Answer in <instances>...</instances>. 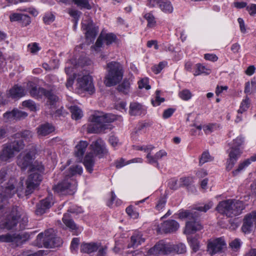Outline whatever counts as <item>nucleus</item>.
I'll return each instance as SVG.
<instances>
[{"label":"nucleus","instance_id":"nucleus-8","mask_svg":"<svg viewBox=\"0 0 256 256\" xmlns=\"http://www.w3.org/2000/svg\"><path fill=\"white\" fill-rule=\"evenodd\" d=\"M20 216L21 209L16 206H12L10 213L2 224L4 228L8 230L14 229L16 226Z\"/></svg>","mask_w":256,"mask_h":256},{"label":"nucleus","instance_id":"nucleus-27","mask_svg":"<svg viewBox=\"0 0 256 256\" xmlns=\"http://www.w3.org/2000/svg\"><path fill=\"white\" fill-rule=\"evenodd\" d=\"M256 161V153L252 156L249 158H247L238 164V168L236 170L233 171L232 173L234 175L237 174L239 172L243 170L246 168L248 167L252 162Z\"/></svg>","mask_w":256,"mask_h":256},{"label":"nucleus","instance_id":"nucleus-51","mask_svg":"<svg viewBox=\"0 0 256 256\" xmlns=\"http://www.w3.org/2000/svg\"><path fill=\"white\" fill-rule=\"evenodd\" d=\"M16 238L14 236L7 234L0 236V242H14Z\"/></svg>","mask_w":256,"mask_h":256},{"label":"nucleus","instance_id":"nucleus-31","mask_svg":"<svg viewBox=\"0 0 256 256\" xmlns=\"http://www.w3.org/2000/svg\"><path fill=\"white\" fill-rule=\"evenodd\" d=\"M169 244L170 254L176 253V254H184L186 252V246L182 243L178 244Z\"/></svg>","mask_w":256,"mask_h":256},{"label":"nucleus","instance_id":"nucleus-18","mask_svg":"<svg viewBox=\"0 0 256 256\" xmlns=\"http://www.w3.org/2000/svg\"><path fill=\"white\" fill-rule=\"evenodd\" d=\"M26 94L24 88L20 86L15 84L7 92V96L12 98H20Z\"/></svg>","mask_w":256,"mask_h":256},{"label":"nucleus","instance_id":"nucleus-16","mask_svg":"<svg viewBox=\"0 0 256 256\" xmlns=\"http://www.w3.org/2000/svg\"><path fill=\"white\" fill-rule=\"evenodd\" d=\"M168 248V244H166L164 241L160 240L156 243L154 246L150 248L148 253L150 254L155 256L159 254H170Z\"/></svg>","mask_w":256,"mask_h":256},{"label":"nucleus","instance_id":"nucleus-57","mask_svg":"<svg viewBox=\"0 0 256 256\" xmlns=\"http://www.w3.org/2000/svg\"><path fill=\"white\" fill-rule=\"evenodd\" d=\"M166 64V62H160L158 64L154 66L152 70L154 74H158L165 67Z\"/></svg>","mask_w":256,"mask_h":256},{"label":"nucleus","instance_id":"nucleus-2","mask_svg":"<svg viewBox=\"0 0 256 256\" xmlns=\"http://www.w3.org/2000/svg\"><path fill=\"white\" fill-rule=\"evenodd\" d=\"M91 123L88 127L89 133L98 134L104 132L106 130L111 129L109 124L116 120V116L112 114L98 113L90 116Z\"/></svg>","mask_w":256,"mask_h":256},{"label":"nucleus","instance_id":"nucleus-55","mask_svg":"<svg viewBox=\"0 0 256 256\" xmlns=\"http://www.w3.org/2000/svg\"><path fill=\"white\" fill-rule=\"evenodd\" d=\"M70 174L72 176L76 174H81L82 172V168L80 166L76 165L72 166L70 168Z\"/></svg>","mask_w":256,"mask_h":256},{"label":"nucleus","instance_id":"nucleus-48","mask_svg":"<svg viewBox=\"0 0 256 256\" xmlns=\"http://www.w3.org/2000/svg\"><path fill=\"white\" fill-rule=\"evenodd\" d=\"M164 101V98L160 97V92L159 90H156V97L155 100H152V104L154 106H159L162 102Z\"/></svg>","mask_w":256,"mask_h":256},{"label":"nucleus","instance_id":"nucleus-64","mask_svg":"<svg viewBox=\"0 0 256 256\" xmlns=\"http://www.w3.org/2000/svg\"><path fill=\"white\" fill-rule=\"evenodd\" d=\"M108 247L106 246H100L98 248V252L96 256H106Z\"/></svg>","mask_w":256,"mask_h":256},{"label":"nucleus","instance_id":"nucleus-46","mask_svg":"<svg viewBox=\"0 0 256 256\" xmlns=\"http://www.w3.org/2000/svg\"><path fill=\"white\" fill-rule=\"evenodd\" d=\"M213 160L212 158L208 152H204L200 158L199 163L200 165H202L206 162H211Z\"/></svg>","mask_w":256,"mask_h":256},{"label":"nucleus","instance_id":"nucleus-12","mask_svg":"<svg viewBox=\"0 0 256 256\" xmlns=\"http://www.w3.org/2000/svg\"><path fill=\"white\" fill-rule=\"evenodd\" d=\"M54 204L52 196H49L40 201L36 205L35 214L41 216L44 214Z\"/></svg>","mask_w":256,"mask_h":256},{"label":"nucleus","instance_id":"nucleus-17","mask_svg":"<svg viewBox=\"0 0 256 256\" xmlns=\"http://www.w3.org/2000/svg\"><path fill=\"white\" fill-rule=\"evenodd\" d=\"M116 39V36L112 33L101 34L98 37L94 46L96 48H100L102 46L103 42L108 46L114 42Z\"/></svg>","mask_w":256,"mask_h":256},{"label":"nucleus","instance_id":"nucleus-41","mask_svg":"<svg viewBox=\"0 0 256 256\" xmlns=\"http://www.w3.org/2000/svg\"><path fill=\"white\" fill-rule=\"evenodd\" d=\"M154 148V146H150L149 148H148L146 149L145 150V151L148 152L150 150V152H148V154L146 155V158L148 160V162L150 164H156V167H158L159 164L158 162V160H156L155 156H152L151 155L150 152L151 150Z\"/></svg>","mask_w":256,"mask_h":256},{"label":"nucleus","instance_id":"nucleus-53","mask_svg":"<svg viewBox=\"0 0 256 256\" xmlns=\"http://www.w3.org/2000/svg\"><path fill=\"white\" fill-rule=\"evenodd\" d=\"M192 178L191 177H182L180 179V186H188L192 182Z\"/></svg>","mask_w":256,"mask_h":256},{"label":"nucleus","instance_id":"nucleus-11","mask_svg":"<svg viewBox=\"0 0 256 256\" xmlns=\"http://www.w3.org/2000/svg\"><path fill=\"white\" fill-rule=\"evenodd\" d=\"M226 244L222 238H216L210 241L208 244V251L213 255L218 252H221L226 248Z\"/></svg>","mask_w":256,"mask_h":256},{"label":"nucleus","instance_id":"nucleus-47","mask_svg":"<svg viewBox=\"0 0 256 256\" xmlns=\"http://www.w3.org/2000/svg\"><path fill=\"white\" fill-rule=\"evenodd\" d=\"M18 222H19V227L16 230H22L25 229L28 225V218L26 216H22L21 213V216Z\"/></svg>","mask_w":256,"mask_h":256},{"label":"nucleus","instance_id":"nucleus-60","mask_svg":"<svg viewBox=\"0 0 256 256\" xmlns=\"http://www.w3.org/2000/svg\"><path fill=\"white\" fill-rule=\"evenodd\" d=\"M196 212H191L188 210L182 211L179 212L178 216L180 218H186L191 217L192 218L194 215L196 214Z\"/></svg>","mask_w":256,"mask_h":256},{"label":"nucleus","instance_id":"nucleus-25","mask_svg":"<svg viewBox=\"0 0 256 256\" xmlns=\"http://www.w3.org/2000/svg\"><path fill=\"white\" fill-rule=\"evenodd\" d=\"M144 240L145 238H142V235L140 232H135L130 238V242L128 245V248H136Z\"/></svg>","mask_w":256,"mask_h":256},{"label":"nucleus","instance_id":"nucleus-4","mask_svg":"<svg viewBox=\"0 0 256 256\" xmlns=\"http://www.w3.org/2000/svg\"><path fill=\"white\" fill-rule=\"evenodd\" d=\"M106 66L107 74L104 79L105 85L108 87L116 85L123 78L122 66L118 62H111L107 64Z\"/></svg>","mask_w":256,"mask_h":256},{"label":"nucleus","instance_id":"nucleus-10","mask_svg":"<svg viewBox=\"0 0 256 256\" xmlns=\"http://www.w3.org/2000/svg\"><path fill=\"white\" fill-rule=\"evenodd\" d=\"M90 148L95 156H98L99 158H102L108 153L106 148V144L101 138H98L92 142Z\"/></svg>","mask_w":256,"mask_h":256},{"label":"nucleus","instance_id":"nucleus-26","mask_svg":"<svg viewBox=\"0 0 256 256\" xmlns=\"http://www.w3.org/2000/svg\"><path fill=\"white\" fill-rule=\"evenodd\" d=\"M88 146L86 141H80L76 146L75 156L79 160H81Z\"/></svg>","mask_w":256,"mask_h":256},{"label":"nucleus","instance_id":"nucleus-43","mask_svg":"<svg viewBox=\"0 0 256 256\" xmlns=\"http://www.w3.org/2000/svg\"><path fill=\"white\" fill-rule=\"evenodd\" d=\"M8 175V170L6 168H3L1 169L0 170V183L1 184V187L2 188V192H0V194L3 192V190L4 188L6 186V184L2 185V182L6 180V178ZM8 182H6L8 183Z\"/></svg>","mask_w":256,"mask_h":256},{"label":"nucleus","instance_id":"nucleus-13","mask_svg":"<svg viewBox=\"0 0 256 256\" xmlns=\"http://www.w3.org/2000/svg\"><path fill=\"white\" fill-rule=\"evenodd\" d=\"M242 151L240 148L232 146L229 152V158L226 162V169L230 170L234 166L238 158L240 156Z\"/></svg>","mask_w":256,"mask_h":256},{"label":"nucleus","instance_id":"nucleus-54","mask_svg":"<svg viewBox=\"0 0 256 256\" xmlns=\"http://www.w3.org/2000/svg\"><path fill=\"white\" fill-rule=\"evenodd\" d=\"M179 96L182 100H188L191 98L192 94L189 90L186 89L179 92Z\"/></svg>","mask_w":256,"mask_h":256},{"label":"nucleus","instance_id":"nucleus-19","mask_svg":"<svg viewBox=\"0 0 256 256\" xmlns=\"http://www.w3.org/2000/svg\"><path fill=\"white\" fill-rule=\"evenodd\" d=\"M179 228L178 223L175 220H168L162 224L161 228L165 233L173 232Z\"/></svg>","mask_w":256,"mask_h":256},{"label":"nucleus","instance_id":"nucleus-49","mask_svg":"<svg viewBox=\"0 0 256 256\" xmlns=\"http://www.w3.org/2000/svg\"><path fill=\"white\" fill-rule=\"evenodd\" d=\"M229 246L232 250L237 252L241 246L240 240L238 238H236L230 242Z\"/></svg>","mask_w":256,"mask_h":256},{"label":"nucleus","instance_id":"nucleus-44","mask_svg":"<svg viewBox=\"0 0 256 256\" xmlns=\"http://www.w3.org/2000/svg\"><path fill=\"white\" fill-rule=\"evenodd\" d=\"M74 3L80 8H86V10H90L92 6L88 2V0H72Z\"/></svg>","mask_w":256,"mask_h":256},{"label":"nucleus","instance_id":"nucleus-20","mask_svg":"<svg viewBox=\"0 0 256 256\" xmlns=\"http://www.w3.org/2000/svg\"><path fill=\"white\" fill-rule=\"evenodd\" d=\"M202 226L201 224L194 220L188 222L186 224L184 233L187 234H194L196 231L202 230Z\"/></svg>","mask_w":256,"mask_h":256},{"label":"nucleus","instance_id":"nucleus-24","mask_svg":"<svg viewBox=\"0 0 256 256\" xmlns=\"http://www.w3.org/2000/svg\"><path fill=\"white\" fill-rule=\"evenodd\" d=\"M100 246V243L98 242L82 243L80 246V252L90 254L96 252Z\"/></svg>","mask_w":256,"mask_h":256},{"label":"nucleus","instance_id":"nucleus-50","mask_svg":"<svg viewBox=\"0 0 256 256\" xmlns=\"http://www.w3.org/2000/svg\"><path fill=\"white\" fill-rule=\"evenodd\" d=\"M166 202V196H164L162 197H160L158 202V203L156 206V210L160 211L162 209L164 208L165 206V205Z\"/></svg>","mask_w":256,"mask_h":256},{"label":"nucleus","instance_id":"nucleus-23","mask_svg":"<svg viewBox=\"0 0 256 256\" xmlns=\"http://www.w3.org/2000/svg\"><path fill=\"white\" fill-rule=\"evenodd\" d=\"M54 130L53 125L48 122L42 124L36 128L37 133L40 136H47L53 132Z\"/></svg>","mask_w":256,"mask_h":256},{"label":"nucleus","instance_id":"nucleus-40","mask_svg":"<svg viewBox=\"0 0 256 256\" xmlns=\"http://www.w3.org/2000/svg\"><path fill=\"white\" fill-rule=\"evenodd\" d=\"M196 69L194 74L195 76H198L202 74H210V70L207 68L205 66L200 64H196Z\"/></svg>","mask_w":256,"mask_h":256},{"label":"nucleus","instance_id":"nucleus-14","mask_svg":"<svg viewBox=\"0 0 256 256\" xmlns=\"http://www.w3.org/2000/svg\"><path fill=\"white\" fill-rule=\"evenodd\" d=\"M254 224H256V211L253 212L245 216L242 226V232L244 234L250 233L252 230Z\"/></svg>","mask_w":256,"mask_h":256},{"label":"nucleus","instance_id":"nucleus-29","mask_svg":"<svg viewBox=\"0 0 256 256\" xmlns=\"http://www.w3.org/2000/svg\"><path fill=\"white\" fill-rule=\"evenodd\" d=\"M143 110L141 104L136 102H132L130 104L129 113L131 116L140 115Z\"/></svg>","mask_w":256,"mask_h":256},{"label":"nucleus","instance_id":"nucleus-56","mask_svg":"<svg viewBox=\"0 0 256 256\" xmlns=\"http://www.w3.org/2000/svg\"><path fill=\"white\" fill-rule=\"evenodd\" d=\"M28 116V114L24 112L19 110L18 109H14L15 120H18L26 118Z\"/></svg>","mask_w":256,"mask_h":256},{"label":"nucleus","instance_id":"nucleus-62","mask_svg":"<svg viewBox=\"0 0 256 256\" xmlns=\"http://www.w3.org/2000/svg\"><path fill=\"white\" fill-rule=\"evenodd\" d=\"M138 88L140 89L145 88L146 90L150 88V86L148 84V80L146 78L142 79L138 82Z\"/></svg>","mask_w":256,"mask_h":256},{"label":"nucleus","instance_id":"nucleus-3","mask_svg":"<svg viewBox=\"0 0 256 256\" xmlns=\"http://www.w3.org/2000/svg\"><path fill=\"white\" fill-rule=\"evenodd\" d=\"M244 208L242 201L230 199L220 202L216 208L220 214L228 217H233L240 214Z\"/></svg>","mask_w":256,"mask_h":256},{"label":"nucleus","instance_id":"nucleus-7","mask_svg":"<svg viewBox=\"0 0 256 256\" xmlns=\"http://www.w3.org/2000/svg\"><path fill=\"white\" fill-rule=\"evenodd\" d=\"M36 150L35 146H32L30 150L24 153H21L17 158V164L23 170H26L30 166L32 168L33 160L35 158Z\"/></svg>","mask_w":256,"mask_h":256},{"label":"nucleus","instance_id":"nucleus-30","mask_svg":"<svg viewBox=\"0 0 256 256\" xmlns=\"http://www.w3.org/2000/svg\"><path fill=\"white\" fill-rule=\"evenodd\" d=\"M32 83H30V86H31V88L30 90V93L32 97L39 98L44 96L46 92V89L42 88H37L36 86H33Z\"/></svg>","mask_w":256,"mask_h":256},{"label":"nucleus","instance_id":"nucleus-1","mask_svg":"<svg viewBox=\"0 0 256 256\" xmlns=\"http://www.w3.org/2000/svg\"><path fill=\"white\" fill-rule=\"evenodd\" d=\"M32 172L26 182V188L24 185V178H20L19 182L14 177L10 178L4 188L3 192L0 194V213L3 212L4 206L1 204L6 198H11L17 193L19 198L32 194L40 185L42 180L44 166L41 162H35L30 169Z\"/></svg>","mask_w":256,"mask_h":256},{"label":"nucleus","instance_id":"nucleus-59","mask_svg":"<svg viewBox=\"0 0 256 256\" xmlns=\"http://www.w3.org/2000/svg\"><path fill=\"white\" fill-rule=\"evenodd\" d=\"M55 16L52 13L46 14L43 18L44 22L46 24H49L54 20Z\"/></svg>","mask_w":256,"mask_h":256},{"label":"nucleus","instance_id":"nucleus-21","mask_svg":"<svg viewBox=\"0 0 256 256\" xmlns=\"http://www.w3.org/2000/svg\"><path fill=\"white\" fill-rule=\"evenodd\" d=\"M95 155L92 152L88 153L84 158V164L86 170L92 173L94 170V166L95 164Z\"/></svg>","mask_w":256,"mask_h":256},{"label":"nucleus","instance_id":"nucleus-36","mask_svg":"<svg viewBox=\"0 0 256 256\" xmlns=\"http://www.w3.org/2000/svg\"><path fill=\"white\" fill-rule=\"evenodd\" d=\"M130 84L129 80L125 78L122 82L118 86L117 90L118 92L126 94L130 91Z\"/></svg>","mask_w":256,"mask_h":256},{"label":"nucleus","instance_id":"nucleus-39","mask_svg":"<svg viewBox=\"0 0 256 256\" xmlns=\"http://www.w3.org/2000/svg\"><path fill=\"white\" fill-rule=\"evenodd\" d=\"M188 242L194 252H196L200 248V242L195 237L188 236L187 238Z\"/></svg>","mask_w":256,"mask_h":256},{"label":"nucleus","instance_id":"nucleus-45","mask_svg":"<svg viewBox=\"0 0 256 256\" xmlns=\"http://www.w3.org/2000/svg\"><path fill=\"white\" fill-rule=\"evenodd\" d=\"M250 104V100L246 96V98L241 102L240 108L238 110V114H242L243 112L246 111L249 108Z\"/></svg>","mask_w":256,"mask_h":256},{"label":"nucleus","instance_id":"nucleus-61","mask_svg":"<svg viewBox=\"0 0 256 256\" xmlns=\"http://www.w3.org/2000/svg\"><path fill=\"white\" fill-rule=\"evenodd\" d=\"M20 22L22 26H26L30 24L31 19L28 16L22 14Z\"/></svg>","mask_w":256,"mask_h":256},{"label":"nucleus","instance_id":"nucleus-63","mask_svg":"<svg viewBox=\"0 0 256 256\" xmlns=\"http://www.w3.org/2000/svg\"><path fill=\"white\" fill-rule=\"evenodd\" d=\"M109 142L114 148H116L120 144L118 138L114 136H110Z\"/></svg>","mask_w":256,"mask_h":256},{"label":"nucleus","instance_id":"nucleus-37","mask_svg":"<svg viewBox=\"0 0 256 256\" xmlns=\"http://www.w3.org/2000/svg\"><path fill=\"white\" fill-rule=\"evenodd\" d=\"M70 110L72 114V119L78 120L81 118L83 116L82 112L78 106H71L70 108Z\"/></svg>","mask_w":256,"mask_h":256},{"label":"nucleus","instance_id":"nucleus-52","mask_svg":"<svg viewBox=\"0 0 256 256\" xmlns=\"http://www.w3.org/2000/svg\"><path fill=\"white\" fill-rule=\"evenodd\" d=\"M4 118L6 122L15 120L14 109L10 112H7L4 114Z\"/></svg>","mask_w":256,"mask_h":256},{"label":"nucleus","instance_id":"nucleus-42","mask_svg":"<svg viewBox=\"0 0 256 256\" xmlns=\"http://www.w3.org/2000/svg\"><path fill=\"white\" fill-rule=\"evenodd\" d=\"M213 206V203L210 202L207 204H202L200 206H196L193 208V210H196L200 212H206L208 210L210 209Z\"/></svg>","mask_w":256,"mask_h":256},{"label":"nucleus","instance_id":"nucleus-5","mask_svg":"<svg viewBox=\"0 0 256 256\" xmlns=\"http://www.w3.org/2000/svg\"><path fill=\"white\" fill-rule=\"evenodd\" d=\"M52 229L45 230L44 232L39 234L37 236L38 242L42 243L44 248H53L60 246L62 244V240L56 236Z\"/></svg>","mask_w":256,"mask_h":256},{"label":"nucleus","instance_id":"nucleus-35","mask_svg":"<svg viewBox=\"0 0 256 256\" xmlns=\"http://www.w3.org/2000/svg\"><path fill=\"white\" fill-rule=\"evenodd\" d=\"M159 8L166 13L170 14L173 11V7L168 0H160Z\"/></svg>","mask_w":256,"mask_h":256},{"label":"nucleus","instance_id":"nucleus-34","mask_svg":"<svg viewBox=\"0 0 256 256\" xmlns=\"http://www.w3.org/2000/svg\"><path fill=\"white\" fill-rule=\"evenodd\" d=\"M44 96L47 98V104L50 106V108L54 107L56 102L58 100V96L55 95L52 90H46Z\"/></svg>","mask_w":256,"mask_h":256},{"label":"nucleus","instance_id":"nucleus-33","mask_svg":"<svg viewBox=\"0 0 256 256\" xmlns=\"http://www.w3.org/2000/svg\"><path fill=\"white\" fill-rule=\"evenodd\" d=\"M15 152H18L24 149V144L22 140H16L8 143Z\"/></svg>","mask_w":256,"mask_h":256},{"label":"nucleus","instance_id":"nucleus-9","mask_svg":"<svg viewBox=\"0 0 256 256\" xmlns=\"http://www.w3.org/2000/svg\"><path fill=\"white\" fill-rule=\"evenodd\" d=\"M82 24V28L86 31L85 36L86 40L89 43L93 42L98 32V26L89 18L86 20H84Z\"/></svg>","mask_w":256,"mask_h":256},{"label":"nucleus","instance_id":"nucleus-32","mask_svg":"<svg viewBox=\"0 0 256 256\" xmlns=\"http://www.w3.org/2000/svg\"><path fill=\"white\" fill-rule=\"evenodd\" d=\"M62 220L65 225L70 230H76L78 228L76 224L71 218L69 214H64Z\"/></svg>","mask_w":256,"mask_h":256},{"label":"nucleus","instance_id":"nucleus-28","mask_svg":"<svg viewBox=\"0 0 256 256\" xmlns=\"http://www.w3.org/2000/svg\"><path fill=\"white\" fill-rule=\"evenodd\" d=\"M33 134L32 131L25 130L14 134L11 137L14 139H18L22 138L26 141L30 142L32 138Z\"/></svg>","mask_w":256,"mask_h":256},{"label":"nucleus","instance_id":"nucleus-58","mask_svg":"<svg viewBox=\"0 0 256 256\" xmlns=\"http://www.w3.org/2000/svg\"><path fill=\"white\" fill-rule=\"evenodd\" d=\"M22 106L28 108L32 111H36V104L34 101L30 100L23 102Z\"/></svg>","mask_w":256,"mask_h":256},{"label":"nucleus","instance_id":"nucleus-38","mask_svg":"<svg viewBox=\"0 0 256 256\" xmlns=\"http://www.w3.org/2000/svg\"><path fill=\"white\" fill-rule=\"evenodd\" d=\"M144 18L148 22L147 27L148 28H153L156 26V18L152 12H147L144 16Z\"/></svg>","mask_w":256,"mask_h":256},{"label":"nucleus","instance_id":"nucleus-6","mask_svg":"<svg viewBox=\"0 0 256 256\" xmlns=\"http://www.w3.org/2000/svg\"><path fill=\"white\" fill-rule=\"evenodd\" d=\"M77 182L71 176H66L64 179L53 188L60 194H73L76 190Z\"/></svg>","mask_w":256,"mask_h":256},{"label":"nucleus","instance_id":"nucleus-22","mask_svg":"<svg viewBox=\"0 0 256 256\" xmlns=\"http://www.w3.org/2000/svg\"><path fill=\"white\" fill-rule=\"evenodd\" d=\"M15 152L7 143L4 145L3 148L0 153V160L6 162L14 156Z\"/></svg>","mask_w":256,"mask_h":256},{"label":"nucleus","instance_id":"nucleus-15","mask_svg":"<svg viewBox=\"0 0 256 256\" xmlns=\"http://www.w3.org/2000/svg\"><path fill=\"white\" fill-rule=\"evenodd\" d=\"M77 81L78 86L80 88L91 93L94 92V86L90 76H84L82 78H78Z\"/></svg>","mask_w":256,"mask_h":256}]
</instances>
